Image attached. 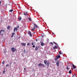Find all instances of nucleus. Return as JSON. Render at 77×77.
I'll return each instance as SVG.
<instances>
[{"label":"nucleus","mask_w":77,"mask_h":77,"mask_svg":"<svg viewBox=\"0 0 77 77\" xmlns=\"http://www.w3.org/2000/svg\"><path fill=\"white\" fill-rule=\"evenodd\" d=\"M60 55H57L56 56V58H55L54 60H58V59H59L60 57Z\"/></svg>","instance_id":"nucleus-1"},{"label":"nucleus","mask_w":77,"mask_h":77,"mask_svg":"<svg viewBox=\"0 0 77 77\" xmlns=\"http://www.w3.org/2000/svg\"><path fill=\"white\" fill-rule=\"evenodd\" d=\"M5 33V30H1V31H0V34L2 35H3L4 33Z\"/></svg>","instance_id":"nucleus-2"},{"label":"nucleus","mask_w":77,"mask_h":77,"mask_svg":"<svg viewBox=\"0 0 77 77\" xmlns=\"http://www.w3.org/2000/svg\"><path fill=\"white\" fill-rule=\"evenodd\" d=\"M11 50L13 52H14L16 51V49H15V48L14 47L11 48Z\"/></svg>","instance_id":"nucleus-3"},{"label":"nucleus","mask_w":77,"mask_h":77,"mask_svg":"<svg viewBox=\"0 0 77 77\" xmlns=\"http://www.w3.org/2000/svg\"><path fill=\"white\" fill-rule=\"evenodd\" d=\"M38 66H43L44 67H45L44 65L43 64H41V63H40L38 64Z\"/></svg>","instance_id":"nucleus-4"},{"label":"nucleus","mask_w":77,"mask_h":77,"mask_svg":"<svg viewBox=\"0 0 77 77\" xmlns=\"http://www.w3.org/2000/svg\"><path fill=\"white\" fill-rule=\"evenodd\" d=\"M28 35H29V36L32 37V35L31 34V32L30 31H29L28 32Z\"/></svg>","instance_id":"nucleus-5"},{"label":"nucleus","mask_w":77,"mask_h":77,"mask_svg":"<svg viewBox=\"0 0 77 77\" xmlns=\"http://www.w3.org/2000/svg\"><path fill=\"white\" fill-rule=\"evenodd\" d=\"M60 63V61H57V62L56 63V64H57V66H59V64Z\"/></svg>","instance_id":"nucleus-6"},{"label":"nucleus","mask_w":77,"mask_h":77,"mask_svg":"<svg viewBox=\"0 0 77 77\" xmlns=\"http://www.w3.org/2000/svg\"><path fill=\"white\" fill-rule=\"evenodd\" d=\"M31 29H32V31H34V30H35V26L33 28H32L31 27Z\"/></svg>","instance_id":"nucleus-7"},{"label":"nucleus","mask_w":77,"mask_h":77,"mask_svg":"<svg viewBox=\"0 0 77 77\" xmlns=\"http://www.w3.org/2000/svg\"><path fill=\"white\" fill-rule=\"evenodd\" d=\"M12 61H10L9 63V66L11 68V64H12Z\"/></svg>","instance_id":"nucleus-8"},{"label":"nucleus","mask_w":77,"mask_h":77,"mask_svg":"<svg viewBox=\"0 0 77 77\" xmlns=\"http://www.w3.org/2000/svg\"><path fill=\"white\" fill-rule=\"evenodd\" d=\"M17 28L16 27H15L14 29V32H15V30H16V31H17Z\"/></svg>","instance_id":"nucleus-9"},{"label":"nucleus","mask_w":77,"mask_h":77,"mask_svg":"<svg viewBox=\"0 0 77 77\" xmlns=\"http://www.w3.org/2000/svg\"><path fill=\"white\" fill-rule=\"evenodd\" d=\"M21 45H22L23 46H25L26 45V44L25 43H21Z\"/></svg>","instance_id":"nucleus-10"},{"label":"nucleus","mask_w":77,"mask_h":77,"mask_svg":"<svg viewBox=\"0 0 77 77\" xmlns=\"http://www.w3.org/2000/svg\"><path fill=\"white\" fill-rule=\"evenodd\" d=\"M41 45L42 46H43L44 45V42H41Z\"/></svg>","instance_id":"nucleus-11"},{"label":"nucleus","mask_w":77,"mask_h":77,"mask_svg":"<svg viewBox=\"0 0 77 77\" xmlns=\"http://www.w3.org/2000/svg\"><path fill=\"white\" fill-rule=\"evenodd\" d=\"M69 74H71V73H72V70H70L69 71Z\"/></svg>","instance_id":"nucleus-12"},{"label":"nucleus","mask_w":77,"mask_h":77,"mask_svg":"<svg viewBox=\"0 0 77 77\" xmlns=\"http://www.w3.org/2000/svg\"><path fill=\"white\" fill-rule=\"evenodd\" d=\"M72 66L73 67V68H74V69H75L76 68V67L75 66V65H74V64H72Z\"/></svg>","instance_id":"nucleus-13"},{"label":"nucleus","mask_w":77,"mask_h":77,"mask_svg":"<svg viewBox=\"0 0 77 77\" xmlns=\"http://www.w3.org/2000/svg\"><path fill=\"white\" fill-rule=\"evenodd\" d=\"M44 63H45V64H47V61L46 60H45V61L44 62Z\"/></svg>","instance_id":"nucleus-14"},{"label":"nucleus","mask_w":77,"mask_h":77,"mask_svg":"<svg viewBox=\"0 0 77 77\" xmlns=\"http://www.w3.org/2000/svg\"><path fill=\"white\" fill-rule=\"evenodd\" d=\"M38 48L37 46L36 47V48H35V50L36 51H37L38 50Z\"/></svg>","instance_id":"nucleus-15"},{"label":"nucleus","mask_w":77,"mask_h":77,"mask_svg":"<svg viewBox=\"0 0 77 77\" xmlns=\"http://www.w3.org/2000/svg\"><path fill=\"white\" fill-rule=\"evenodd\" d=\"M10 28V26H7V29L9 30Z\"/></svg>","instance_id":"nucleus-16"},{"label":"nucleus","mask_w":77,"mask_h":77,"mask_svg":"<svg viewBox=\"0 0 77 77\" xmlns=\"http://www.w3.org/2000/svg\"><path fill=\"white\" fill-rule=\"evenodd\" d=\"M34 24L35 26H36V28H38V26L37 25H36L35 23H34Z\"/></svg>","instance_id":"nucleus-17"},{"label":"nucleus","mask_w":77,"mask_h":77,"mask_svg":"<svg viewBox=\"0 0 77 77\" xmlns=\"http://www.w3.org/2000/svg\"><path fill=\"white\" fill-rule=\"evenodd\" d=\"M57 46H55V47L54 48H53L54 49H57Z\"/></svg>","instance_id":"nucleus-18"},{"label":"nucleus","mask_w":77,"mask_h":77,"mask_svg":"<svg viewBox=\"0 0 77 77\" xmlns=\"http://www.w3.org/2000/svg\"><path fill=\"white\" fill-rule=\"evenodd\" d=\"M13 9H11V10H9L10 12H12V11H13Z\"/></svg>","instance_id":"nucleus-19"},{"label":"nucleus","mask_w":77,"mask_h":77,"mask_svg":"<svg viewBox=\"0 0 77 77\" xmlns=\"http://www.w3.org/2000/svg\"><path fill=\"white\" fill-rule=\"evenodd\" d=\"M14 33L13 32L12 34V35H11V38H12L14 36Z\"/></svg>","instance_id":"nucleus-20"},{"label":"nucleus","mask_w":77,"mask_h":77,"mask_svg":"<svg viewBox=\"0 0 77 77\" xmlns=\"http://www.w3.org/2000/svg\"><path fill=\"white\" fill-rule=\"evenodd\" d=\"M72 77H76V75H75V74L73 75Z\"/></svg>","instance_id":"nucleus-21"},{"label":"nucleus","mask_w":77,"mask_h":77,"mask_svg":"<svg viewBox=\"0 0 77 77\" xmlns=\"http://www.w3.org/2000/svg\"><path fill=\"white\" fill-rule=\"evenodd\" d=\"M1 40L2 42H4V41H5V39H4L3 38H2Z\"/></svg>","instance_id":"nucleus-22"},{"label":"nucleus","mask_w":77,"mask_h":77,"mask_svg":"<svg viewBox=\"0 0 77 77\" xmlns=\"http://www.w3.org/2000/svg\"><path fill=\"white\" fill-rule=\"evenodd\" d=\"M47 65H48V67H49V63H47Z\"/></svg>","instance_id":"nucleus-23"},{"label":"nucleus","mask_w":77,"mask_h":77,"mask_svg":"<svg viewBox=\"0 0 77 77\" xmlns=\"http://www.w3.org/2000/svg\"><path fill=\"white\" fill-rule=\"evenodd\" d=\"M19 20H21L22 19L21 17H19Z\"/></svg>","instance_id":"nucleus-24"},{"label":"nucleus","mask_w":77,"mask_h":77,"mask_svg":"<svg viewBox=\"0 0 77 77\" xmlns=\"http://www.w3.org/2000/svg\"><path fill=\"white\" fill-rule=\"evenodd\" d=\"M28 20H29V21H31V19L30 18H28Z\"/></svg>","instance_id":"nucleus-25"},{"label":"nucleus","mask_w":77,"mask_h":77,"mask_svg":"<svg viewBox=\"0 0 77 77\" xmlns=\"http://www.w3.org/2000/svg\"><path fill=\"white\" fill-rule=\"evenodd\" d=\"M59 54H63L62 53H61V52L60 51L59 52Z\"/></svg>","instance_id":"nucleus-26"},{"label":"nucleus","mask_w":77,"mask_h":77,"mask_svg":"<svg viewBox=\"0 0 77 77\" xmlns=\"http://www.w3.org/2000/svg\"><path fill=\"white\" fill-rule=\"evenodd\" d=\"M5 62V61H3L2 63V64H4Z\"/></svg>","instance_id":"nucleus-27"},{"label":"nucleus","mask_w":77,"mask_h":77,"mask_svg":"<svg viewBox=\"0 0 77 77\" xmlns=\"http://www.w3.org/2000/svg\"><path fill=\"white\" fill-rule=\"evenodd\" d=\"M23 14H24V15H25V16H26V15H27V14H26V13H24Z\"/></svg>","instance_id":"nucleus-28"},{"label":"nucleus","mask_w":77,"mask_h":77,"mask_svg":"<svg viewBox=\"0 0 77 77\" xmlns=\"http://www.w3.org/2000/svg\"><path fill=\"white\" fill-rule=\"evenodd\" d=\"M50 44H51V45H54V43H53L52 42H51Z\"/></svg>","instance_id":"nucleus-29"},{"label":"nucleus","mask_w":77,"mask_h":77,"mask_svg":"<svg viewBox=\"0 0 77 77\" xmlns=\"http://www.w3.org/2000/svg\"><path fill=\"white\" fill-rule=\"evenodd\" d=\"M53 43H54V44L56 45H57V43H56L55 42H53Z\"/></svg>","instance_id":"nucleus-30"},{"label":"nucleus","mask_w":77,"mask_h":77,"mask_svg":"<svg viewBox=\"0 0 77 77\" xmlns=\"http://www.w3.org/2000/svg\"><path fill=\"white\" fill-rule=\"evenodd\" d=\"M7 66H9V65L8 64H7L6 65V67H7Z\"/></svg>","instance_id":"nucleus-31"},{"label":"nucleus","mask_w":77,"mask_h":77,"mask_svg":"<svg viewBox=\"0 0 77 77\" xmlns=\"http://www.w3.org/2000/svg\"><path fill=\"white\" fill-rule=\"evenodd\" d=\"M32 48H35V46L34 45H33V46H32Z\"/></svg>","instance_id":"nucleus-32"},{"label":"nucleus","mask_w":77,"mask_h":77,"mask_svg":"<svg viewBox=\"0 0 77 77\" xmlns=\"http://www.w3.org/2000/svg\"><path fill=\"white\" fill-rule=\"evenodd\" d=\"M27 45H30V43H28Z\"/></svg>","instance_id":"nucleus-33"},{"label":"nucleus","mask_w":77,"mask_h":77,"mask_svg":"<svg viewBox=\"0 0 77 77\" xmlns=\"http://www.w3.org/2000/svg\"><path fill=\"white\" fill-rule=\"evenodd\" d=\"M19 26H18L17 27H16L17 28V29H18V28H19Z\"/></svg>","instance_id":"nucleus-34"},{"label":"nucleus","mask_w":77,"mask_h":77,"mask_svg":"<svg viewBox=\"0 0 77 77\" xmlns=\"http://www.w3.org/2000/svg\"><path fill=\"white\" fill-rule=\"evenodd\" d=\"M67 69H69L68 68V66L67 67Z\"/></svg>","instance_id":"nucleus-35"},{"label":"nucleus","mask_w":77,"mask_h":77,"mask_svg":"<svg viewBox=\"0 0 77 77\" xmlns=\"http://www.w3.org/2000/svg\"><path fill=\"white\" fill-rule=\"evenodd\" d=\"M3 73H4L5 74V71H3Z\"/></svg>","instance_id":"nucleus-36"},{"label":"nucleus","mask_w":77,"mask_h":77,"mask_svg":"<svg viewBox=\"0 0 77 77\" xmlns=\"http://www.w3.org/2000/svg\"><path fill=\"white\" fill-rule=\"evenodd\" d=\"M1 1H0V5H1Z\"/></svg>","instance_id":"nucleus-37"},{"label":"nucleus","mask_w":77,"mask_h":77,"mask_svg":"<svg viewBox=\"0 0 77 77\" xmlns=\"http://www.w3.org/2000/svg\"><path fill=\"white\" fill-rule=\"evenodd\" d=\"M32 45H33V43H32Z\"/></svg>","instance_id":"nucleus-38"},{"label":"nucleus","mask_w":77,"mask_h":77,"mask_svg":"<svg viewBox=\"0 0 77 77\" xmlns=\"http://www.w3.org/2000/svg\"><path fill=\"white\" fill-rule=\"evenodd\" d=\"M36 42H37V41H38V40H37V39H36Z\"/></svg>","instance_id":"nucleus-39"},{"label":"nucleus","mask_w":77,"mask_h":77,"mask_svg":"<svg viewBox=\"0 0 77 77\" xmlns=\"http://www.w3.org/2000/svg\"><path fill=\"white\" fill-rule=\"evenodd\" d=\"M24 51L25 52H26V50H24Z\"/></svg>","instance_id":"nucleus-40"},{"label":"nucleus","mask_w":77,"mask_h":77,"mask_svg":"<svg viewBox=\"0 0 77 77\" xmlns=\"http://www.w3.org/2000/svg\"><path fill=\"white\" fill-rule=\"evenodd\" d=\"M26 14L28 13V12H26Z\"/></svg>","instance_id":"nucleus-41"},{"label":"nucleus","mask_w":77,"mask_h":77,"mask_svg":"<svg viewBox=\"0 0 77 77\" xmlns=\"http://www.w3.org/2000/svg\"><path fill=\"white\" fill-rule=\"evenodd\" d=\"M24 70L26 69V68H24Z\"/></svg>","instance_id":"nucleus-42"},{"label":"nucleus","mask_w":77,"mask_h":77,"mask_svg":"<svg viewBox=\"0 0 77 77\" xmlns=\"http://www.w3.org/2000/svg\"><path fill=\"white\" fill-rule=\"evenodd\" d=\"M14 63L15 64V62H14Z\"/></svg>","instance_id":"nucleus-43"}]
</instances>
